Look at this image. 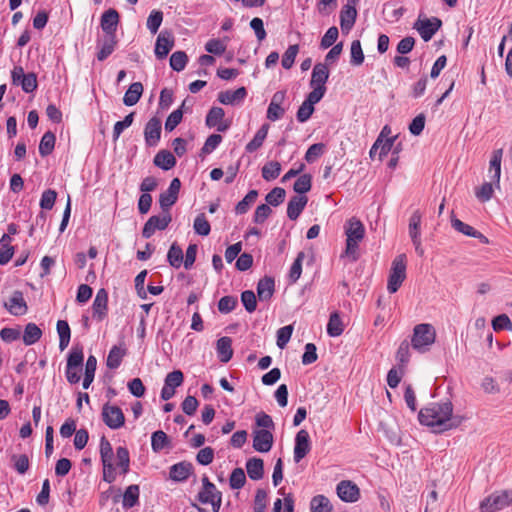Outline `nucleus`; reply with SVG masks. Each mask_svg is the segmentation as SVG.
Segmentation results:
<instances>
[{
	"instance_id": "62",
	"label": "nucleus",
	"mask_w": 512,
	"mask_h": 512,
	"mask_svg": "<svg viewBox=\"0 0 512 512\" xmlns=\"http://www.w3.org/2000/svg\"><path fill=\"white\" fill-rule=\"evenodd\" d=\"M57 193L55 190H45L40 199V207L44 210H51L55 204Z\"/></svg>"
},
{
	"instance_id": "55",
	"label": "nucleus",
	"mask_w": 512,
	"mask_h": 512,
	"mask_svg": "<svg viewBox=\"0 0 512 512\" xmlns=\"http://www.w3.org/2000/svg\"><path fill=\"white\" fill-rule=\"evenodd\" d=\"M100 456L102 465L112 464L113 449L110 442L105 437H102L100 440Z\"/></svg>"
},
{
	"instance_id": "39",
	"label": "nucleus",
	"mask_w": 512,
	"mask_h": 512,
	"mask_svg": "<svg viewBox=\"0 0 512 512\" xmlns=\"http://www.w3.org/2000/svg\"><path fill=\"white\" fill-rule=\"evenodd\" d=\"M42 336L41 329L34 323H28L23 334V342L25 345H33Z\"/></svg>"
},
{
	"instance_id": "18",
	"label": "nucleus",
	"mask_w": 512,
	"mask_h": 512,
	"mask_svg": "<svg viewBox=\"0 0 512 512\" xmlns=\"http://www.w3.org/2000/svg\"><path fill=\"white\" fill-rule=\"evenodd\" d=\"M174 47V38L168 31H162L156 40L155 55L158 59H164Z\"/></svg>"
},
{
	"instance_id": "10",
	"label": "nucleus",
	"mask_w": 512,
	"mask_h": 512,
	"mask_svg": "<svg viewBox=\"0 0 512 512\" xmlns=\"http://www.w3.org/2000/svg\"><path fill=\"white\" fill-rule=\"evenodd\" d=\"M180 188V180L178 178H174L170 182L168 189L160 194L159 204L163 212H168L171 206L176 203Z\"/></svg>"
},
{
	"instance_id": "14",
	"label": "nucleus",
	"mask_w": 512,
	"mask_h": 512,
	"mask_svg": "<svg viewBox=\"0 0 512 512\" xmlns=\"http://www.w3.org/2000/svg\"><path fill=\"white\" fill-rule=\"evenodd\" d=\"M338 497L348 503H354L360 498L358 486L350 480H342L336 487Z\"/></svg>"
},
{
	"instance_id": "54",
	"label": "nucleus",
	"mask_w": 512,
	"mask_h": 512,
	"mask_svg": "<svg viewBox=\"0 0 512 512\" xmlns=\"http://www.w3.org/2000/svg\"><path fill=\"white\" fill-rule=\"evenodd\" d=\"M195 233L201 236L209 235L211 227L204 214H199L193 223Z\"/></svg>"
},
{
	"instance_id": "6",
	"label": "nucleus",
	"mask_w": 512,
	"mask_h": 512,
	"mask_svg": "<svg viewBox=\"0 0 512 512\" xmlns=\"http://www.w3.org/2000/svg\"><path fill=\"white\" fill-rule=\"evenodd\" d=\"M329 78V70L326 66V64L318 63L314 66L311 80H310V87L312 88V91L309 94H312L314 96H317L319 98H323L326 93V82Z\"/></svg>"
},
{
	"instance_id": "1",
	"label": "nucleus",
	"mask_w": 512,
	"mask_h": 512,
	"mask_svg": "<svg viewBox=\"0 0 512 512\" xmlns=\"http://www.w3.org/2000/svg\"><path fill=\"white\" fill-rule=\"evenodd\" d=\"M462 420L461 416L453 415V405L449 400L432 403L419 412L420 423L431 427L436 433L457 428Z\"/></svg>"
},
{
	"instance_id": "64",
	"label": "nucleus",
	"mask_w": 512,
	"mask_h": 512,
	"mask_svg": "<svg viewBox=\"0 0 512 512\" xmlns=\"http://www.w3.org/2000/svg\"><path fill=\"white\" fill-rule=\"evenodd\" d=\"M325 145L323 143H315L311 145L305 154V160L308 163L315 162L323 153Z\"/></svg>"
},
{
	"instance_id": "56",
	"label": "nucleus",
	"mask_w": 512,
	"mask_h": 512,
	"mask_svg": "<svg viewBox=\"0 0 512 512\" xmlns=\"http://www.w3.org/2000/svg\"><path fill=\"white\" fill-rule=\"evenodd\" d=\"M299 52V46L297 44L290 45L282 56L281 64L284 69H290L295 61V58Z\"/></svg>"
},
{
	"instance_id": "43",
	"label": "nucleus",
	"mask_w": 512,
	"mask_h": 512,
	"mask_svg": "<svg viewBox=\"0 0 512 512\" xmlns=\"http://www.w3.org/2000/svg\"><path fill=\"white\" fill-rule=\"evenodd\" d=\"M169 444L168 436L162 430L154 432L151 436V447L154 452H160Z\"/></svg>"
},
{
	"instance_id": "13",
	"label": "nucleus",
	"mask_w": 512,
	"mask_h": 512,
	"mask_svg": "<svg viewBox=\"0 0 512 512\" xmlns=\"http://www.w3.org/2000/svg\"><path fill=\"white\" fill-rule=\"evenodd\" d=\"M311 450L310 436L307 430L301 429L295 436L294 461L299 463Z\"/></svg>"
},
{
	"instance_id": "36",
	"label": "nucleus",
	"mask_w": 512,
	"mask_h": 512,
	"mask_svg": "<svg viewBox=\"0 0 512 512\" xmlns=\"http://www.w3.org/2000/svg\"><path fill=\"white\" fill-rule=\"evenodd\" d=\"M116 46L115 36H108L104 38L102 43L99 45V51L97 53V59L99 61H104L108 56H110Z\"/></svg>"
},
{
	"instance_id": "48",
	"label": "nucleus",
	"mask_w": 512,
	"mask_h": 512,
	"mask_svg": "<svg viewBox=\"0 0 512 512\" xmlns=\"http://www.w3.org/2000/svg\"><path fill=\"white\" fill-rule=\"evenodd\" d=\"M258 192L256 190H250L246 196L236 205L235 211L237 214L246 213L250 206L256 201Z\"/></svg>"
},
{
	"instance_id": "41",
	"label": "nucleus",
	"mask_w": 512,
	"mask_h": 512,
	"mask_svg": "<svg viewBox=\"0 0 512 512\" xmlns=\"http://www.w3.org/2000/svg\"><path fill=\"white\" fill-rule=\"evenodd\" d=\"M83 360H84L83 348L80 346H74L71 349V351L69 352L66 365H69L70 370L72 367H77V368L82 369Z\"/></svg>"
},
{
	"instance_id": "4",
	"label": "nucleus",
	"mask_w": 512,
	"mask_h": 512,
	"mask_svg": "<svg viewBox=\"0 0 512 512\" xmlns=\"http://www.w3.org/2000/svg\"><path fill=\"white\" fill-rule=\"evenodd\" d=\"M406 279V255L400 254L395 257L390 269L387 290L390 293H395L401 287Z\"/></svg>"
},
{
	"instance_id": "63",
	"label": "nucleus",
	"mask_w": 512,
	"mask_h": 512,
	"mask_svg": "<svg viewBox=\"0 0 512 512\" xmlns=\"http://www.w3.org/2000/svg\"><path fill=\"white\" fill-rule=\"evenodd\" d=\"M339 35L338 28L335 26L330 27L321 39L320 46L327 49L334 45Z\"/></svg>"
},
{
	"instance_id": "61",
	"label": "nucleus",
	"mask_w": 512,
	"mask_h": 512,
	"mask_svg": "<svg viewBox=\"0 0 512 512\" xmlns=\"http://www.w3.org/2000/svg\"><path fill=\"white\" fill-rule=\"evenodd\" d=\"M14 468L20 474H24L29 469V459L25 454H14L11 456Z\"/></svg>"
},
{
	"instance_id": "8",
	"label": "nucleus",
	"mask_w": 512,
	"mask_h": 512,
	"mask_svg": "<svg viewBox=\"0 0 512 512\" xmlns=\"http://www.w3.org/2000/svg\"><path fill=\"white\" fill-rule=\"evenodd\" d=\"M421 221H422V214L419 210H415L409 219V225H408V233L409 237L411 238V241L415 247V251L419 256L424 255V249L422 247V240H421Z\"/></svg>"
},
{
	"instance_id": "45",
	"label": "nucleus",
	"mask_w": 512,
	"mask_h": 512,
	"mask_svg": "<svg viewBox=\"0 0 512 512\" xmlns=\"http://www.w3.org/2000/svg\"><path fill=\"white\" fill-rule=\"evenodd\" d=\"M280 172H281V165L277 161L267 162L262 167V177L266 181H271V180L276 179L280 175Z\"/></svg>"
},
{
	"instance_id": "16",
	"label": "nucleus",
	"mask_w": 512,
	"mask_h": 512,
	"mask_svg": "<svg viewBox=\"0 0 512 512\" xmlns=\"http://www.w3.org/2000/svg\"><path fill=\"white\" fill-rule=\"evenodd\" d=\"M8 312L14 316L25 315L28 311L27 303L21 291H14L4 303Z\"/></svg>"
},
{
	"instance_id": "38",
	"label": "nucleus",
	"mask_w": 512,
	"mask_h": 512,
	"mask_svg": "<svg viewBox=\"0 0 512 512\" xmlns=\"http://www.w3.org/2000/svg\"><path fill=\"white\" fill-rule=\"evenodd\" d=\"M344 331L343 322L337 312L330 315L329 322L327 324V333L331 337H338Z\"/></svg>"
},
{
	"instance_id": "5",
	"label": "nucleus",
	"mask_w": 512,
	"mask_h": 512,
	"mask_svg": "<svg viewBox=\"0 0 512 512\" xmlns=\"http://www.w3.org/2000/svg\"><path fill=\"white\" fill-rule=\"evenodd\" d=\"M512 505V491H497L480 503L481 512H497Z\"/></svg>"
},
{
	"instance_id": "27",
	"label": "nucleus",
	"mask_w": 512,
	"mask_h": 512,
	"mask_svg": "<svg viewBox=\"0 0 512 512\" xmlns=\"http://www.w3.org/2000/svg\"><path fill=\"white\" fill-rule=\"evenodd\" d=\"M216 350L221 362L227 363L233 356L232 340L225 336L217 341Z\"/></svg>"
},
{
	"instance_id": "21",
	"label": "nucleus",
	"mask_w": 512,
	"mask_h": 512,
	"mask_svg": "<svg viewBox=\"0 0 512 512\" xmlns=\"http://www.w3.org/2000/svg\"><path fill=\"white\" fill-rule=\"evenodd\" d=\"M160 134H161V121L158 118L153 117L147 122V124L145 126L144 135H145L146 143L149 146H155L160 139Z\"/></svg>"
},
{
	"instance_id": "44",
	"label": "nucleus",
	"mask_w": 512,
	"mask_h": 512,
	"mask_svg": "<svg viewBox=\"0 0 512 512\" xmlns=\"http://www.w3.org/2000/svg\"><path fill=\"white\" fill-rule=\"evenodd\" d=\"M55 140V135L52 132H46L42 136L39 144V153L41 156H47L53 151Z\"/></svg>"
},
{
	"instance_id": "24",
	"label": "nucleus",
	"mask_w": 512,
	"mask_h": 512,
	"mask_svg": "<svg viewBox=\"0 0 512 512\" xmlns=\"http://www.w3.org/2000/svg\"><path fill=\"white\" fill-rule=\"evenodd\" d=\"M321 98L308 94L307 98L303 101L299 107L296 117L300 123L306 122L314 112V105L318 103Z\"/></svg>"
},
{
	"instance_id": "32",
	"label": "nucleus",
	"mask_w": 512,
	"mask_h": 512,
	"mask_svg": "<svg viewBox=\"0 0 512 512\" xmlns=\"http://www.w3.org/2000/svg\"><path fill=\"white\" fill-rule=\"evenodd\" d=\"M154 164L163 170H170L175 166L176 159L170 151L162 150L154 157Z\"/></svg>"
},
{
	"instance_id": "50",
	"label": "nucleus",
	"mask_w": 512,
	"mask_h": 512,
	"mask_svg": "<svg viewBox=\"0 0 512 512\" xmlns=\"http://www.w3.org/2000/svg\"><path fill=\"white\" fill-rule=\"evenodd\" d=\"M350 55H351V64L354 66H359L364 62V53L362 50V46L359 40H354L351 43L350 47Z\"/></svg>"
},
{
	"instance_id": "25",
	"label": "nucleus",
	"mask_w": 512,
	"mask_h": 512,
	"mask_svg": "<svg viewBox=\"0 0 512 512\" xmlns=\"http://www.w3.org/2000/svg\"><path fill=\"white\" fill-rule=\"evenodd\" d=\"M308 198L304 195H296L291 197L287 206V216L291 220H296L304 210Z\"/></svg>"
},
{
	"instance_id": "26",
	"label": "nucleus",
	"mask_w": 512,
	"mask_h": 512,
	"mask_svg": "<svg viewBox=\"0 0 512 512\" xmlns=\"http://www.w3.org/2000/svg\"><path fill=\"white\" fill-rule=\"evenodd\" d=\"M452 227L457 230L458 232L479 239L482 243L488 244L489 240L486 236H484L481 232L475 230L472 226L462 222L459 219H452L451 220Z\"/></svg>"
},
{
	"instance_id": "37",
	"label": "nucleus",
	"mask_w": 512,
	"mask_h": 512,
	"mask_svg": "<svg viewBox=\"0 0 512 512\" xmlns=\"http://www.w3.org/2000/svg\"><path fill=\"white\" fill-rule=\"evenodd\" d=\"M57 332L59 335V348L63 351L68 347L70 342L71 331L68 323L64 320H58Z\"/></svg>"
},
{
	"instance_id": "35",
	"label": "nucleus",
	"mask_w": 512,
	"mask_h": 512,
	"mask_svg": "<svg viewBox=\"0 0 512 512\" xmlns=\"http://www.w3.org/2000/svg\"><path fill=\"white\" fill-rule=\"evenodd\" d=\"M125 349L121 346H113L107 356L106 365L110 369H117L123 357L125 356Z\"/></svg>"
},
{
	"instance_id": "28",
	"label": "nucleus",
	"mask_w": 512,
	"mask_h": 512,
	"mask_svg": "<svg viewBox=\"0 0 512 512\" xmlns=\"http://www.w3.org/2000/svg\"><path fill=\"white\" fill-rule=\"evenodd\" d=\"M269 128V124L266 123L259 128V130L254 135L253 139L246 145V152L253 153L263 145V142L267 137Z\"/></svg>"
},
{
	"instance_id": "42",
	"label": "nucleus",
	"mask_w": 512,
	"mask_h": 512,
	"mask_svg": "<svg viewBox=\"0 0 512 512\" xmlns=\"http://www.w3.org/2000/svg\"><path fill=\"white\" fill-rule=\"evenodd\" d=\"M495 189L496 187L494 182L490 180V182L483 183L479 188L475 190V196L479 201L487 202L493 197Z\"/></svg>"
},
{
	"instance_id": "57",
	"label": "nucleus",
	"mask_w": 512,
	"mask_h": 512,
	"mask_svg": "<svg viewBox=\"0 0 512 512\" xmlns=\"http://www.w3.org/2000/svg\"><path fill=\"white\" fill-rule=\"evenodd\" d=\"M305 258L304 252H299L295 261L293 262L290 272L289 279L291 282L295 283L301 276L302 273V262Z\"/></svg>"
},
{
	"instance_id": "29",
	"label": "nucleus",
	"mask_w": 512,
	"mask_h": 512,
	"mask_svg": "<svg viewBox=\"0 0 512 512\" xmlns=\"http://www.w3.org/2000/svg\"><path fill=\"white\" fill-rule=\"evenodd\" d=\"M143 93V85L140 82L132 83L123 97V103L126 106L135 105Z\"/></svg>"
},
{
	"instance_id": "49",
	"label": "nucleus",
	"mask_w": 512,
	"mask_h": 512,
	"mask_svg": "<svg viewBox=\"0 0 512 512\" xmlns=\"http://www.w3.org/2000/svg\"><path fill=\"white\" fill-rule=\"evenodd\" d=\"M117 466L121 469L123 474L129 471L130 457L129 451L125 447H118L116 450Z\"/></svg>"
},
{
	"instance_id": "15",
	"label": "nucleus",
	"mask_w": 512,
	"mask_h": 512,
	"mask_svg": "<svg viewBox=\"0 0 512 512\" xmlns=\"http://www.w3.org/2000/svg\"><path fill=\"white\" fill-rule=\"evenodd\" d=\"M274 437L271 431L265 429L253 430V448L261 453L269 452L273 446Z\"/></svg>"
},
{
	"instance_id": "22",
	"label": "nucleus",
	"mask_w": 512,
	"mask_h": 512,
	"mask_svg": "<svg viewBox=\"0 0 512 512\" xmlns=\"http://www.w3.org/2000/svg\"><path fill=\"white\" fill-rule=\"evenodd\" d=\"M247 95L244 87L236 90L222 91L218 94V101L224 105H236L241 103Z\"/></svg>"
},
{
	"instance_id": "59",
	"label": "nucleus",
	"mask_w": 512,
	"mask_h": 512,
	"mask_svg": "<svg viewBox=\"0 0 512 512\" xmlns=\"http://www.w3.org/2000/svg\"><path fill=\"white\" fill-rule=\"evenodd\" d=\"M286 192L283 188L275 187L266 195V202L268 205L278 206L284 201Z\"/></svg>"
},
{
	"instance_id": "17",
	"label": "nucleus",
	"mask_w": 512,
	"mask_h": 512,
	"mask_svg": "<svg viewBox=\"0 0 512 512\" xmlns=\"http://www.w3.org/2000/svg\"><path fill=\"white\" fill-rule=\"evenodd\" d=\"M503 156V149H497L492 152L489 168H488V176L490 180H492L495 184L496 189H500V178H501V162Z\"/></svg>"
},
{
	"instance_id": "19",
	"label": "nucleus",
	"mask_w": 512,
	"mask_h": 512,
	"mask_svg": "<svg viewBox=\"0 0 512 512\" xmlns=\"http://www.w3.org/2000/svg\"><path fill=\"white\" fill-rule=\"evenodd\" d=\"M108 294L105 289H99L92 304L93 317L103 320L107 315Z\"/></svg>"
},
{
	"instance_id": "7",
	"label": "nucleus",
	"mask_w": 512,
	"mask_h": 512,
	"mask_svg": "<svg viewBox=\"0 0 512 512\" xmlns=\"http://www.w3.org/2000/svg\"><path fill=\"white\" fill-rule=\"evenodd\" d=\"M442 26V21L437 17H431L427 18L426 16H423L420 14L418 16V19L413 25V28L417 30V32L420 34L421 38L427 42L432 39V37L435 35V33L440 29Z\"/></svg>"
},
{
	"instance_id": "11",
	"label": "nucleus",
	"mask_w": 512,
	"mask_h": 512,
	"mask_svg": "<svg viewBox=\"0 0 512 512\" xmlns=\"http://www.w3.org/2000/svg\"><path fill=\"white\" fill-rule=\"evenodd\" d=\"M357 18L356 1L347 0L340 11V27L343 33H349Z\"/></svg>"
},
{
	"instance_id": "40",
	"label": "nucleus",
	"mask_w": 512,
	"mask_h": 512,
	"mask_svg": "<svg viewBox=\"0 0 512 512\" xmlns=\"http://www.w3.org/2000/svg\"><path fill=\"white\" fill-rule=\"evenodd\" d=\"M310 509L311 512H332V506L329 499L323 495H317L312 498Z\"/></svg>"
},
{
	"instance_id": "53",
	"label": "nucleus",
	"mask_w": 512,
	"mask_h": 512,
	"mask_svg": "<svg viewBox=\"0 0 512 512\" xmlns=\"http://www.w3.org/2000/svg\"><path fill=\"white\" fill-rule=\"evenodd\" d=\"M163 21V13L153 10L147 18V28L152 34H156Z\"/></svg>"
},
{
	"instance_id": "2",
	"label": "nucleus",
	"mask_w": 512,
	"mask_h": 512,
	"mask_svg": "<svg viewBox=\"0 0 512 512\" xmlns=\"http://www.w3.org/2000/svg\"><path fill=\"white\" fill-rule=\"evenodd\" d=\"M344 233L346 236L344 255L352 261H356L359 258V244L365 237V227L359 219L351 217L345 222Z\"/></svg>"
},
{
	"instance_id": "51",
	"label": "nucleus",
	"mask_w": 512,
	"mask_h": 512,
	"mask_svg": "<svg viewBox=\"0 0 512 512\" xmlns=\"http://www.w3.org/2000/svg\"><path fill=\"white\" fill-rule=\"evenodd\" d=\"M312 186V178L309 174L301 175L294 183L293 189L298 195H303L310 191Z\"/></svg>"
},
{
	"instance_id": "47",
	"label": "nucleus",
	"mask_w": 512,
	"mask_h": 512,
	"mask_svg": "<svg viewBox=\"0 0 512 512\" xmlns=\"http://www.w3.org/2000/svg\"><path fill=\"white\" fill-rule=\"evenodd\" d=\"M186 101H183L180 108L174 110L166 119L165 129L166 131H173L181 122L183 117L182 109L185 107Z\"/></svg>"
},
{
	"instance_id": "46",
	"label": "nucleus",
	"mask_w": 512,
	"mask_h": 512,
	"mask_svg": "<svg viewBox=\"0 0 512 512\" xmlns=\"http://www.w3.org/2000/svg\"><path fill=\"white\" fill-rule=\"evenodd\" d=\"M167 260L174 268H179L183 263V251L177 244H172L168 254Z\"/></svg>"
},
{
	"instance_id": "3",
	"label": "nucleus",
	"mask_w": 512,
	"mask_h": 512,
	"mask_svg": "<svg viewBox=\"0 0 512 512\" xmlns=\"http://www.w3.org/2000/svg\"><path fill=\"white\" fill-rule=\"evenodd\" d=\"M435 339V328L431 324L421 323L413 329L411 345L415 350L425 352L435 342Z\"/></svg>"
},
{
	"instance_id": "20",
	"label": "nucleus",
	"mask_w": 512,
	"mask_h": 512,
	"mask_svg": "<svg viewBox=\"0 0 512 512\" xmlns=\"http://www.w3.org/2000/svg\"><path fill=\"white\" fill-rule=\"evenodd\" d=\"M225 112L221 107H212L206 116V125L208 127H216L217 131L224 132L229 125L223 122Z\"/></svg>"
},
{
	"instance_id": "23",
	"label": "nucleus",
	"mask_w": 512,
	"mask_h": 512,
	"mask_svg": "<svg viewBox=\"0 0 512 512\" xmlns=\"http://www.w3.org/2000/svg\"><path fill=\"white\" fill-rule=\"evenodd\" d=\"M118 22V12L115 9H109L101 17V28L108 36H115Z\"/></svg>"
},
{
	"instance_id": "34",
	"label": "nucleus",
	"mask_w": 512,
	"mask_h": 512,
	"mask_svg": "<svg viewBox=\"0 0 512 512\" xmlns=\"http://www.w3.org/2000/svg\"><path fill=\"white\" fill-rule=\"evenodd\" d=\"M191 473V464L180 462L170 468V478L175 481L186 480Z\"/></svg>"
},
{
	"instance_id": "33",
	"label": "nucleus",
	"mask_w": 512,
	"mask_h": 512,
	"mask_svg": "<svg viewBox=\"0 0 512 512\" xmlns=\"http://www.w3.org/2000/svg\"><path fill=\"white\" fill-rule=\"evenodd\" d=\"M140 489L136 484L130 485L126 488L123 494L122 505L123 508L129 509L138 504Z\"/></svg>"
},
{
	"instance_id": "9",
	"label": "nucleus",
	"mask_w": 512,
	"mask_h": 512,
	"mask_svg": "<svg viewBox=\"0 0 512 512\" xmlns=\"http://www.w3.org/2000/svg\"><path fill=\"white\" fill-rule=\"evenodd\" d=\"M102 418L110 429H119L124 425L125 417L122 410L115 405L105 404L102 408Z\"/></svg>"
},
{
	"instance_id": "60",
	"label": "nucleus",
	"mask_w": 512,
	"mask_h": 512,
	"mask_svg": "<svg viewBox=\"0 0 512 512\" xmlns=\"http://www.w3.org/2000/svg\"><path fill=\"white\" fill-rule=\"evenodd\" d=\"M246 482V476L242 468H236L232 471L229 484L232 489H240Z\"/></svg>"
},
{
	"instance_id": "52",
	"label": "nucleus",
	"mask_w": 512,
	"mask_h": 512,
	"mask_svg": "<svg viewBox=\"0 0 512 512\" xmlns=\"http://www.w3.org/2000/svg\"><path fill=\"white\" fill-rule=\"evenodd\" d=\"M188 57L183 51H176L170 57V66L173 70L180 72L184 70Z\"/></svg>"
},
{
	"instance_id": "58",
	"label": "nucleus",
	"mask_w": 512,
	"mask_h": 512,
	"mask_svg": "<svg viewBox=\"0 0 512 512\" xmlns=\"http://www.w3.org/2000/svg\"><path fill=\"white\" fill-rule=\"evenodd\" d=\"M227 47L226 39L220 40V39H211L205 44V50L208 53L214 54V55H221L225 52Z\"/></svg>"
},
{
	"instance_id": "31",
	"label": "nucleus",
	"mask_w": 512,
	"mask_h": 512,
	"mask_svg": "<svg viewBox=\"0 0 512 512\" xmlns=\"http://www.w3.org/2000/svg\"><path fill=\"white\" fill-rule=\"evenodd\" d=\"M247 474L252 480H260L263 477L264 464L260 458H251L246 463Z\"/></svg>"
},
{
	"instance_id": "30",
	"label": "nucleus",
	"mask_w": 512,
	"mask_h": 512,
	"mask_svg": "<svg viewBox=\"0 0 512 512\" xmlns=\"http://www.w3.org/2000/svg\"><path fill=\"white\" fill-rule=\"evenodd\" d=\"M274 280L269 277H265L258 282L257 295L260 301L269 300L274 293Z\"/></svg>"
},
{
	"instance_id": "12",
	"label": "nucleus",
	"mask_w": 512,
	"mask_h": 512,
	"mask_svg": "<svg viewBox=\"0 0 512 512\" xmlns=\"http://www.w3.org/2000/svg\"><path fill=\"white\" fill-rule=\"evenodd\" d=\"M171 220L172 219L169 211L164 212V214L160 216H151L143 227V237L148 239L155 233L156 230H164L169 225Z\"/></svg>"
}]
</instances>
